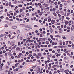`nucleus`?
<instances>
[{"mask_svg":"<svg viewBox=\"0 0 74 74\" xmlns=\"http://www.w3.org/2000/svg\"><path fill=\"white\" fill-rule=\"evenodd\" d=\"M27 27L25 28V30H30V27L31 26H28L27 25Z\"/></svg>","mask_w":74,"mask_h":74,"instance_id":"nucleus-1","label":"nucleus"},{"mask_svg":"<svg viewBox=\"0 0 74 74\" xmlns=\"http://www.w3.org/2000/svg\"><path fill=\"white\" fill-rule=\"evenodd\" d=\"M51 23H52V25H54L55 24V21L53 20H52L51 21Z\"/></svg>","mask_w":74,"mask_h":74,"instance_id":"nucleus-2","label":"nucleus"},{"mask_svg":"<svg viewBox=\"0 0 74 74\" xmlns=\"http://www.w3.org/2000/svg\"><path fill=\"white\" fill-rule=\"evenodd\" d=\"M59 33H62V32H63V30H62V28H61L59 29Z\"/></svg>","mask_w":74,"mask_h":74,"instance_id":"nucleus-3","label":"nucleus"},{"mask_svg":"<svg viewBox=\"0 0 74 74\" xmlns=\"http://www.w3.org/2000/svg\"><path fill=\"white\" fill-rule=\"evenodd\" d=\"M15 41H13L11 42L10 43V45H12V44H15Z\"/></svg>","mask_w":74,"mask_h":74,"instance_id":"nucleus-4","label":"nucleus"},{"mask_svg":"<svg viewBox=\"0 0 74 74\" xmlns=\"http://www.w3.org/2000/svg\"><path fill=\"white\" fill-rule=\"evenodd\" d=\"M60 71L61 72H63V71H64V69H60Z\"/></svg>","mask_w":74,"mask_h":74,"instance_id":"nucleus-5","label":"nucleus"},{"mask_svg":"<svg viewBox=\"0 0 74 74\" xmlns=\"http://www.w3.org/2000/svg\"><path fill=\"white\" fill-rule=\"evenodd\" d=\"M12 29H16L17 28V26H13L12 27Z\"/></svg>","mask_w":74,"mask_h":74,"instance_id":"nucleus-6","label":"nucleus"},{"mask_svg":"<svg viewBox=\"0 0 74 74\" xmlns=\"http://www.w3.org/2000/svg\"><path fill=\"white\" fill-rule=\"evenodd\" d=\"M40 39H42V40H40V41H45L46 40V38H41Z\"/></svg>","mask_w":74,"mask_h":74,"instance_id":"nucleus-7","label":"nucleus"},{"mask_svg":"<svg viewBox=\"0 0 74 74\" xmlns=\"http://www.w3.org/2000/svg\"><path fill=\"white\" fill-rule=\"evenodd\" d=\"M16 50L17 51H20V48L19 47H17L16 48Z\"/></svg>","mask_w":74,"mask_h":74,"instance_id":"nucleus-8","label":"nucleus"},{"mask_svg":"<svg viewBox=\"0 0 74 74\" xmlns=\"http://www.w3.org/2000/svg\"><path fill=\"white\" fill-rule=\"evenodd\" d=\"M71 40H72L73 41H74V37L73 36H71Z\"/></svg>","mask_w":74,"mask_h":74,"instance_id":"nucleus-9","label":"nucleus"},{"mask_svg":"<svg viewBox=\"0 0 74 74\" xmlns=\"http://www.w3.org/2000/svg\"><path fill=\"white\" fill-rule=\"evenodd\" d=\"M65 63H69V60H67L65 61Z\"/></svg>","mask_w":74,"mask_h":74,"instance_id":"nucleus-10","label":"nucleus"},{"mask_svg":"<svg viewBox=\"0 0 74 74\" xmlns=\"http://www.w3.org/2000/svg\"><path fill=\"white\" fill-rule=\"evenodd\" d=\"M64 72L66 73H69V70H65L64 71Z\"/></svg>","mask_w":74,"mask_h":74,"instance_id":"nucleus-11","label":"nucleus"},{"mask_svg":"<svg viewBox=\"0 0 74 74\" xmlns=\"http://www.w3.org/2000/svg\"><path fill=\"white\" fill-rule=\"evenodd\" d=\"M44 5H45V6L46 7H48V4H45V3H44L43 4Z\"/></svg>","mask_w":74,"mask_h":74,"instance_id":"nucleus-12","label":"nucleus"},{"mask_svg":"<svg viewBox=\"0 0 74 74\" xmlns=\"http://www.w3.org/2000/svg\"><path fill=\"white\" fill-rule=\"evenodd\" d=\"M46 44H49V41H46Z\"/></svg>","mask_w":74,"mask_h":74,"instance_id":"nucleus-13","label":"nucleus"},{"mask_svg":"<svg viewBox=\"0 0 74 74\" xmlns=\"http://www.w3.org/2000/svg\"><path fill=\"white\" fill-rule=\"evenodd\" d=\"M69 22H68V21H66L65 22V24L66 25H67L68 24H69Z\"/></svg>","mask_w":74,"mask_h":74,"instance_id":"nucleus-14","label":"nucleus"},{"mask_svg":"<svg viewBox=\"0 0 74 74\" xmlns=\"http://www.w3.org/2000/svg\"><path fill=\"white\" fill-rule=\"evenodd\" d=\"M58 48H63V46H58Z\"/></svg>","mask_w":74,"mask_h":74,"instance_id":"nucleus-15","label":"nucleus"},{"mask_svg":"<svg viewBox=\"0 0 74 74\" xmlns=\"http://www.w3.org/2000/svg\"><path fill=\"white\" fill-rule=\"evenodd\" d=\"M38 56H39L40 57L41 56V53H39L38 54Z\"/></svg>","mask_w":74,"mask_h":74,"instance_id":"nucleus-16","label":"nucleus"},{"mask_svg":"<svg viewBox=\"0 0 74 74\" xmlns=\"http://www.w3.org/2000/svg\"><path fill=\"white\" fill-rule=\"evenodd\" d=\"M36 58L37 59H40V57L38 56V55H36Z\"/></svg>","mask_w":74,"mask_h":74,"instance_id":"nucleus-17","label":"nucleus"},{"mask_svg":"<svg viewBox=\"0 0 74 74\" xmlns=\"http://www.w3.org/2000/svg\"><path fill=\"white\" fill-rule=\"evenodd\" d=\"M9 6L11 7V2H9Z\"/></svg>","mask_w":74,"mask_h":74,"instance_id":"nucleus-18","label":"nucleus"},{"mask_svg":"<svg viewBox=\"0 0 74 74\" xmlns=\"http://www.w3.org/2000/svg\"><path fill=\"white\" fill-rule=\"evenodd\" d=\"M57 66L56 65H53V66H52V68H54V67H56Z\"/></svg>","mask_w":74,"mask_h":74,"instance_id":"nucleus-19","label":"nucleus"},{"mask_svg":"<svg viewBox=\"0 0 74 74\" xmlns=\"http://www.w3.org/2000/svg\"><path fill=\"white\" fill-rule=\"evenodd\" d=\"M3 36H4V34H2L0 35V37H3Z\"/></svg>","mask_w":74,"mask_h":74,"instance_id":"nucleus-20","label":"nucleus"},{"mask_svg":"<svg viewBox=\"0 0 74 74\" xmlns=\"http://www.w3.org/2000/svg\"><path fill=\"white\" fill-rule=\"evenodd\" d=\"M53 14L55 16H56L57 15V14H56V13L54 12L53 13Z\"/></svg>","mask_w":74,"mask_h":74,"instance_id":"nucleus-21","label":"nucleus"},{"mask_svg":"<svg viewBox=\"0 0 74 74\" xmlns=\"http://www.w3.org/2000/svg\"><path fill=\"white\" fill-rule=\"evenodd\" d=\"M53 11H54V12H55V11H56V8H53Z\"/></svg>","mask_w":74,"mask_h":74,"instance_id":"nucleus-22","label":"nucleus"},{"mask_svg":"<svg viewBox=\"0 0 74 74\" xmlns=\"http://www.w3.org/2000/svg\"><path fill=\"white\" fill-rule=\"evenodd\" d=\"M45 69H47V68H48V64H46V67H45Z\"/></svg>","mask_w":74,"mask_h":74,"instance_id":"nucleus-23","label":"nucleus"},{"mask_svg":"<svg viewBox=\"0 0 74 74\" xmlns=\"http://www.w3.org/2000/svg\"><path fill=\"white\" fill-rule=\"evenodd\" d=\"M48 22H51V19L49 18L48 19Z\"/></svg>","mask_w":74,"mask_h":74,"instance_id":"nucleus-24","label":"nucleus"},{"mask_svg":"<svg viewBox=\"0 0 74 74\" xmlns=\"http://www.w3.org/2000/svg\"><path fill=\"white\" fill-rule=\"evenodd\" d=\"M71 32H73V27H71Z\"/></svg>","mask_w":74,"mask_h":74,"instance_id":"nucleus-25","label":"nucleus"},{"mask_svg":"<svg viewBox=\"0 0 74 74\" xmlns=\"http://www.w3.org/2000/svg\"><path fill=\"white\" fill-rule=\"evenodd\" d=\"M66 19H68V20H70V18H69V17H66Z\"/></svg>","mask_w":74,"mask_h":74,"instance_id":"nucleus-26","label":"nucleus"},{"mask_svg":"<svg viewBox=\"0 0 74 74\" xmlns=\"http://www.w3.org/2000/svg\"><path fill=\"white\" fill-rule=\"evenodd\" d=\"M60 7H63V5H62V4H60Z\"/></svg>","mask_w":74,"mask_h":74,"instance_id":"nucleus-27","label":"nucleus"},{"mask_svg":"<svg viewBox=\"0 0 74 74\" xmlns=\"http://www.w3.org/2000/svg\"><path fill=\"white\" fill-rule=\"evenodd\" d=\"M54 4H55V5H57V4H58V2H55L54 3Z\"/></svg>","mask_w":74,"mask_h":74,"instance_id":"nucleus-28","label":"nucleus"},{"mask_svg":"<svg viewBox=\"0 0 74 74\" xmlns=\"http://www.w3.org/2000/svg\"><path fill=\"white\" fill-rule=\"evenodd\" d=\"M29 19H27V20L26 21V22H29Z\"/></svg>","mask_w":74,"mask_h":74,"instance_id":"nucleus-29","label":"nucleus"},{"mask_svg":"<svg viewBox=\"0 0 74 74\" xmlns=\"http://www.w3.org/2000/svg\"><path fill=\"white\" fill-rule=\"evenodd\" d=\"M58 16H59V17H60V16H61V15H60V14H59L58 15Z\"/></svg>","mask_w":74,"mask_h":74,"instance_id":"nucleus-30","label":"nucleus"},{"mask_svg":"<svg viewBox=\"0 0 74 74\" xmlns=\"http://www.w3.org/2000/svg\"><path fill=\"white\" fill-rule=\"evenodd\" d=\"M22 9H21L20 10V13H21V12H22Z\"/></svg>","mask_w":74,"mask_h":74,"instance_id":"nucleus-31","label":"nucleus"},{"mask_svg":"<svg viewBox=\"0 0 74 74\" xmlns=\"http://www.w3.org/2000/svg\"><path fill=\"white\" fill-rule=\"evenodd\" d=\"M55 57H56L55 55H53L52 56V58H56Z\"/></svg>","mask_w":74,"mask_h":74,"instance_id":"nucleus-32","label":"nucleus"},{"mask_svg":"<svg viewBox=\"0 0 74 74\" xmlns=\"http://www.w3.org/2000/svg\"><path fill=\"white\" fill-rule=\"evenodd\" d=\"M69 42V41H66V45H67L68 44V43Z\"/></svg>","mask_w":74,"mask_h":74,"instance_id":"nucleus-33","label":"nucleus"},{"mask_svg":"<svg viewBox=\"0 0 74 74\" xmlns=\"http://www.w3.org/2000/svg\"><path fill=\"white\" fill-rule=\"evenodd\" d=\"M60 49H57V52H59L60 51Z\"/></svg>","mask_w":74,"mask_h":74,"instance_id":"nucleus-34","label":"nucleus"},{"mask_svg":"<svg viewBox=\"0 0 74 74\" xmlns=\"http://www.w3.org/2000/svg\"><path fill=\"white\" fill-rule=\"evenodd\" d=\"M37 66L36 65L35 66H34L32 67V69H34L35 67H36Z\"/></svg>","mask_w":74,"mask_h":74,"instance_id":"nucleus-35","label":"nucleus"},{"mask_svg":"<svg viewBox=\"0 0 74 74\" xmlns=\"http://www.w3.org/2000/svg\"><path fill=\"white\" fill-rule=\"evenodd\" d=\"M40 37H43V36L42 35V34H40Z\"/></svg>","mask_w":74,"mask_h":74,"instance_id":"nucleus-36","label":"nucleus"},{"mask_svg":"<svg viewBox=\"0 0 74 74\" xmlns=\"http://www.w3.org/2000/svg\"><path fill=\"white\" fill-rule=\"evenodd\" d=\"M56 7L57 8H59V6L58 5H57L56 6Z\"/></svg>","mask_w":74,"mask_h":74,"instance_id":"nucleus-37","label":"nucleus"},{"mask_svg":"<svg viewBox=\"0 0 74 74\" xmlns=\"http://www.w3.org/2000/svg\"><path fill=\"white\" fill-rule=\"evenodd\" d=\"M48 23H46V26H47V27H48Z\"/></svg>","mask_w":74,"mask_h":74,"instance_id":"nucleus-38","label":"nucleus"},{"mask_svg":"<svg viewBox=\"0 0 74 74\" xmlns=\"http://www.w3.org/2000/svg\"><path fill=\"white\" fill-rule=\"evenodd\" d=\"M62 38L63 39H66V37L65 36L62 37Z\"/></svg>","mask_w":74,"mask_h":74,"instance_id":"nucleus-39","label":"nucleus"},{"mask_svg":"<svg viewBox=\"0 0 74 74\" xmlns=\"http://www.w3.org/2000/svg\"><path fill=\"white\" fill-rule=\"evenodd\" d=\"M40 41H41V40L38 39V40H37V42H40Z\"/></svg>","mask_w":74,"mask_h":74,"instance_id":"nucleus-40","label":"nucleus"},{"mask_svg":"<svg viewBox=\"0 0 74 74\" xmlns=\"http://www.w3.org/2000/svg\"><path fill=\"white\" fill-rule=\"evenodd\" d=\"M50 37L51 38H53V36L52 35H50Z\"/></svg>","mask_w":74,"mask_h":74,"instance_id":"nucleus-41","label":"nucleus"},{"mask_svg":"<svg viewBox=\"0 0 74 74\" xmlns=\"http://www.w3.org/2000/svg\"><path fill=\"white\" fill-rule=\"evenodd\" d=\"M50 32H51V33H52V32H53L52 31V29H50Z\"/></svg>","mask_w":74,"mask_h":74,"instance_id":"nucleus-42","label":"nucleus"},{"mask_svg":"<svg viewBox=\"0 0 74 74\" xmlns=\"http://www.w3.org/2000/svg\"><path fill=\"white\" fill-rule=\"evenodd\" d=\"M34 27H38V26H37V25H34Z\"/></svg>","mask_w":74,"mask_h":74,"instance_id":"nucleus-43","label":"nucleus"},{"mask_svg":"<svg viewBox=\"0 0 74 74\" xmlns=\"http://www.w3.org/2000/svg\"><path fill=\"white\" fill-rule=\"evenodd\" d=\"M15 48H16V47L14 46L12 47V49H15Z\"/></svg>","mask_w":74,"mask_h":74,"instance_id":"nucleus-44","label":"nucleus"},{"mask_svg":"<svg viewBox=\"0 0 74 74\" xmlns=\"http://www.w3.org/2000/svg\"><path fill=\"white\" fill-rule=\"evenodd\" d=\"M47 20H48V19H47V18H45L44 19V21H47Z\"/></svg>","mask_w":74,"mask_h":74,"instance_id":"nucleus-45","label":"nucleus"},{"mask_svg":"<svg viewBox=\"0 0 74 74\" xmlns=\"http://www.w3.org/2000/svg\"><path fill=\"white\" fill-rule=\"evenodd\" d=\"M18 7H22V5H18Z\"/></svg>","mask_w":74,"mask_h":74,"instance_id":"nucleus-46","label":"nucleus"},{"mask_svg":"<svg viewBox=\"0 0 74 74\" xmlns=\"http://www.w3.org/2000/svg\"><path fill=\"white\" fill-rule=\"evenodd\" d=\"M70 67L71 68H73V65H71L70 66Z\"/></svg>","mask_w":74,"mask_h":74,"instance_id":"nucleus-47","label":"nucleus"},{"mask_svg":"<svg viewBox=\"0 0 74 74\" xmlns=\"http://www.w3.org/2000/svg\"><path fill=\"white\" fill-rule=\"evenodd\" d=\"M58 29H59V28H60V26H58L57 27Z\"/></svg>","mask_w":74,"mask_h":74,"instance_id":"nucleus-48","label":"nucleus"},{"mask_svg":"<svg viewBox=\"0 0 74 74\" xmlns=\"http://www.w3.org/2000/svg\"><path fill=\"white\" fill-rule=\"evenodd\" d=\"M43 34H45V33H46V32L45 31H43Z\"/></svg>","mask_w":74,"mask_h":74,"instance_id":"nucleus-49","label":"nucleus"},{"mask_svg":"<svg viewBox=\"0 0 74 74\" xmlns=\"http://www.w3.org/2000/svg\"><path fill=\"white\" fill-rule=\"evenodd\" d=\"M11 12H12V11H10V12H7V14H9L10 13H11Z\"/></svg>","mask_w":74,"mask_h":74,"instance_id":"nucleus-50","label":"nucleus"},{"mask_svg":"<svg viewBox=\"0 0 74 74\" xmlns=\"http://www.w3.org/2000/svg\"><path fill=\"white\" fill-rule=\"evenodd\" d=\"M30 71H31V72H32V71H33V69H31L30 70Z\"/></svg>","mask_w":74,"mask_h":74,"instance_id":"nucleus-51","label":"nucleus"},{"mask_svg":"<svg viewBox=\"0 0 74 74\" xmlns=\"http://www.w3.org/2000/svg\"><path fill=\"white\" fill-rule=\"evenodd\" d=\"M61 18L62 19H64V16H62Z\"/></svg>","mask_w":74,"mask_h":74,"instance_id":"nucleus-52","label":"nucleus"},{"mask_svg":"<svg viewBox=\"0 0 74 74\" xmlns=\"http://www.w3.org/2000/svg\"><path fill=\"white\" fill-rule=\"evenodd\" d=\"M5 27H8V25H7V24H6L5 25Z\"/></svg>","mask_w":74,"mask_h":74,"instance_id":"nucleus-53","label":"nucleus"},{"mask_svg":"<svg viewBox=\"0 0 74 74\" xmlns=\"http://www.w3.org/2000/svg\"><path fill=\"white\" fill-rule=\"evenodd\" d=\"M26 62H27H27H29V60H26Z\"/></svg>","mask_w":74,"mask_h":74,"instance_id":"nucleus-54","label":"nucleus"},{"mask_svg":"<svg viewBox=\"0 0 74 74\" xmlns=\"http://www.w3.org/2000/svg\"><path fill=\"white\" fill-rule=\"evenodd\" d=\"M59 63V62L58 61H57L56 62H55V64H58V63Z\"/></svg>","mask_w":74,"mask_h":74,"instance_id":"nucleus-55","label":"nucleus"},{"mask_svg":"<svg viewBox=\"0 0 74 74\" xmlns=\"http://www.w3.org/2000/svg\"><path fill=\"white\" fill-rule=\"evenodd\" d=\"M55 39H56L55 38H52V40H55Z\"/></svg>","mask_w":74,"mask_h":74,"instance_id":"nucleus-56","label":"nucleus"},{"mask_svg":"<svg viewBox=\"0 0 74 74\" xmlns=\"http://www.w3.org/2000/svg\"><path fill=\"white\" fill-rule=\"evenodd\" d=\"M26 15L27 16H28L29 15V13H27L26 14Z\"/></svg>","mask_w":74,"mask_h":74,"instance_id":"nucleus-57","label":"nucleus"},{"mask_svg":"<svg viewBox=\"0 0 74 74\" xmlns=\"http://www.w3.org/2000/svg\"><path fill=\"white\" fill-rule=\"evenodd\" d=\"M61 3V2H60L59 1L58 2V4H59H59H60Z\"/></svg>","mask_w":74,"mask_h":74,"instance_id":"nucleus-58","label":"nucleus"},{"mask_svg":"<svg viewBox=\"0 0 74 74\" xmlns=\"http://www.w3.org/2000/svg\"><path fill=\"white\" fill-rule=\"evenodd\" d=\"M21 57V56H20L19 55H18L17 57L18 58H20Z\"/></svg>","mask_w":74,"mask_h":74,"instance_id":"nucleus-59","label":"nucleus"},{"mask_svg":"<svg viewBox=\"0 0 74 74\" xmlns=\"http://www.w3.org/2000/svg\"><path fill=\"white\" fill-rule=\"evenodd\" d=\"M18 63H17L16 64H15V67H17L18 66Z\"/></svg>","mask_w":74,"mask_h":74,"instance_id":"nucleus-60","label":"nucleus"},{"mask_svg":"<svg viewBox=\"0 0 74 74\" xmlns=\"http://www.w3.org/2000/svg\"><path fill=\"white\" fill-rule=\"evenodd\" d=\"M14 15H17V14L16 13H14Z\"/></svg>","mask_w":74,"mask_h":74,"instance_id":"nucleus-61","label":"nucleus"},{"mask_svg":"<svg viewBox=\"0 0 74 74\" xmlns=\"http://www.w3.org/2000/svg\"><path fill=\"white\" fill-rule=\"evenodd\" d=\"M37 11H38V14H39V13L40 12V10H37Z\"/></svg>","mask_w":74,"mask_h":74,"instance_id":"nucleus-62","label":"nucleus"},{"mask_svg":"<svg viewBox=\"0 0 74 74\" xmlns=\"http://www.w3.org/2000/svg\"><path fill=\"white\" fill-rule=\"evenodd\" d=\"M68 46L69 47H71V45H68Z\"/></svg>","mask_w":74,"mask_h":74,"instance_id":"nucleus-63","label":"nucleus"},{"mask_svg":"<svg viewBox=\"0 0 74 74\" xmlns=\"http://www.w3.org/2000/svg\"><path fill=\"white\" fill-rule=\"evenodd\" d=\"M52 45H55V42H53L52 43Z\"/></svg>","mask_w":74,"mask_h":74,"instance_id":"nucleus-64","label":"nucleus"}]
</instances>
